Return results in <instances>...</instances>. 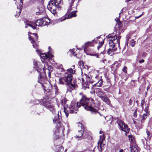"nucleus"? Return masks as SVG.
<instances>
[{
	"mask_svg": "<svg viewBox=\"0 0 152 152\" xmlns=\"http://www.w3.org/2000/svg\"><path fill=\"white\" fill-rule=\"evenodd\" d=\"M131 1V0H126L125 1V2H128L129 1Z\"/></svg>",
	"mask_w": 152,
	"mask_h": 152,
	"instance_id": "obj_54",
	"label": "nucleus"
},
{
	"mask_svg": "<svg viewBox=\"0 0 152 152\" xmlns=\"http://www.w3.org/2000/svg\"><path fill=\"white\" fill-rule=\"evenodd\" d=\"M102 132H103V131H101H101H100V132H99V133H100V134H102Z\"/></svg>",
	"mask_w": 152,
	"mask_h": 152,
	"instance_id": "obj_57",
	"label": "nucleus"
},
{
	"mask_svg": "<svg viewBox=\"0 0 152 152\" xmlns=\"http://www.w3.org/2000/svg\"><path fill=\"white\" fill-rule=\"evenodd\" d=\"M145 103V101L144 100H142L141 101V106L142 107V108H143V105Z\"/></svg>",
	"mask_w": 152,
	"mask_h": 152,
	"instance_id": "obj_39",
	"label": "nucleus"
},
{
	"mask_svg": "<svg viewBox=\"0 0 152 152\" xmlns=\"http://www.w3.org/2000/svg\"><path fill=\"white\" fill-rule=\"evenodd\" d=\"M116 48H109L107 51L108 54L110 55H112L113 54V52L115 51Z\"/></svg>",
	"mask_w": 152,
	"mask_h": 152,
	"instance_id": "obj_24",
	"label": "nucleus"
},
{
	"mask_svg": "<svg viewBox=\"0 0 152 152\" xmlns=\"http://www.w3.org/2000/svg\"><path fill=\"white\" fill-rule=\"evenodd\" d=\"M40 57L43 59H46L48 58H51L53 57V56L52 54L48 53V55L45 53H40Z\"/></svg>",
	"mask_w": 152,
	"mask_h": 152,
	"instance_id": "obj_15",
	"label": "nucleus"
},
{
	"mask_svg": "<svg viewBox=\"0 0 152 152\" xmlns=\"http://www.w3.org/2000/svg\"><path fill=\"white\" fill-rule=\"evenodd\" d=\"M104 102H105L108 104H110L109 99L107 98L106 95L100 98Z\"/></svg>",
	"mask_w": 152,
	"mask_h": 152,
	"instance_id": "obj_23",
	"label": "nucleus"
},
{
	"mask_svg": "<svg viewBox=\"0 0 152 152\" xmlns=\"http://www.w3.org/2000/svg\"><path fill=\"white\" fill-rule=\"evenodd\" d=\"M84 81V79H83V78H82V82H83Z\"/></svg>",
	"mask_w": 152,
	"mask_h": 152,
	"instance_id": "obj_60",
	"label": "nucleus"
},
{
	"mask_svg": "<svg viewBox=\"0 0 152 152\" xmlns=\"http://www.w3.org/2000/svg\"><path fill=\"white\" fill-rule=\"evenodd\" d=\"M70 132L69 131V130H68L67 131V134L68 133H69Z\"/></svg>",
	"mask_w": 152,
	"mask_h": 152,
	"instance_id": "obj_56",
	"label": "nucleus"
},
{
	"mask_svg": "<svg viewBox=\"0 0 152 152\" xmlns=\"http://www.w3.org/2000/svg\"><path fill=\"white\" fill-rule=\"evenodd\" d=\"M139 63H143L144 62V60L143 59H142L141 60H140L139 61Z\"/></svg>",
	"mask_w": 152,
	"mask_h": 152,
	"instance_id": "obj_48",
	"label": "nucleus"
},
{
	"mask_svg": "<svg viewBox=\"0 0 152 152\" xmlns=\"http://www.w3.org/2000/svg\"><path fill=\"white\" fill-rule=\"evenodd\" d=\"M31 34V32H28V35H29V34Z\"/></svg>",
	"mask_w": 152,
	"mask_h": 152,
	"instance_id": "obj_62",
	"label": "nucleus"
},
{
	"mask_svg": "<svg viewBox=\"0 0 152 152\" xmlns=\"http://www.w3.org/2000/svg\"><path fill=\"white\" fill-rule=\"evenodd\" d=\"M146 134H147V135H148V137H149V136H150L151 135V133H150V132L148 130H147L146 131Z\"/></svg>",
	"mask_w": 152,
	"mask_h": 152,
	"instance_id": "obj_42",
	"label": "nucleus"
},
{
	"mask_svg": "<svg viewBox=\"0 0 152 152\" xmlns=\"http://www.w3.org/2000/svg\"><path fill=\"white\" fill-rule=\"evenodd\" d=\"M92 84H91V83H90L86 82H85V83L83 84L82 88L84 90L87 88H89L90 87H92Z\"/></svg>",
	"mask_w": 152,
	"mask_h": 152,
	"instance_id": "obj_19",
	"label": "nucleus"
},
{
	"mask_svg": "<svg viewBox=\"0 0 152 152\" xmlns=\"http://www.w3.org/2000/svg\"><path fill=\"white\" fill-rule=\"evenodd\" d=\"M32 35L33 36H29V39L31 43L33 44V47L35 48H37L38 47L37 44L38 35L36 33L32 34Z\"/></svg>",
	"mask_w": 152,
	"mask_h": 152,
	"instance_id": "obj_7",
	"label": "nucleus"
},
{
	"mask_svg": "<svg viewBox=\"0 0 152 152\" xmlns=\"http://www.w3.org/2000/svg\"><path fill=\"white\" fill-rule=\"evenodd\" d=\"M96 93L100 98L106 95L105 93L102 90L100 89H98L96 91Z\"/></svg>",
	"mask_w": 152,
	"mask_h": 152,
	"instance_id": "obj_17",
	"label": "nucleus"
},
{
	"mask_svg": "<svg viewBox=\"0 0 152 152\" xmlns=\"http://www.w3.org/2000/svg\"><path fill=\"white\" fill-rule=\"evenodd\" d=\"M56 152H63L64 149L61 146L59 145H56L55 147Z\"/></svg>",
	"mask_w": 152,
	"mask_h": 152,
	"instance_id": "obj_22",
	"label": "nucleus"
},
{
	"mask_svg": "<svg viewBox=\"0 0 152 152\" xmlns=\"http://www.w3.org/2000/svg\"><path fill=\"white\" fill-rule=\"evenodd\" d=\"M126 43H127V42H128V41L129 40V39L130 38V35H127V36H126Z\"/></svg>",
	"mask_w": 152,
	"mask_h": 152,
	"instance_id": "obj_37",
	"label": "nucleus"
},
{
	"mask_svg": "<svg viewBox=\"0 0 152 152\" xmlns=\"http://www.w3.org/2000/svg\"><path fill=\"white\" fill-rule=\"evenodd\" d=\"M77 49H78L79 50H81V48H78Z\"/></svg>",
	"mask_w": 152,
	"mask_h": 152,
	"instance_id": "obj_59",
	"label": "nucleus"
},
{
	"mask_svg": "<svg viewBox=\"0 0 152 152\" xmlns=\"http://www.w3.org/2000/svg\"><path fill=\"white\" fill-rule=\"evenodd\" d=\"M142 15H143V14H142L140 16H138L137 17H136V18H139L140 17L142 16Z\"/></svg>",
	"mask_w": 152,
	"mask_h": 152,
	"instance_id": "obj_52",
	"label": "nucleus"
},
{
	"mask_svg": "<svg viewBox=\"0 0 152 152\" xmlns=\"http://www.w3.org/2000/svg\"><path fill=\"white\" fill-rule=\"evenodd\" d=\"M145 53H143V55H145Z\"/></svg>",
	"mask_w": 152,
	"mask_h": 152,
	"instance_id": "obj_63",
	"label": "nucleus"
},
{
	"mask_svg": "<svg viewBox=\"0 0 152 152\" xmlns=\"http://www.w3.org/2000/svg\"><path fill=\"white\" fill-rule=\"evenodd\" d=\"M115 20L116 22L117 23H118V24H120V23L119 21V19L118 18H116L115 19Z\"/></svg>",
	"mask_w": 152,
	"mask_h": 152,
	"instance_id": "obj_40",
	"label": "nucleus"
},
{
	"mask_svg": "<svg viewBox=\"0 0 152 152\" xmlns=\"http://www.w3.org/2000/svg\"><path fill=\"white\" fill-rule=\"evenodd\" d=\"M119 152H124V151L123 149H120L119 150Z\"/></svg>",
	"mask_w": 152,
	"mask_h": 152,
	"instance_id": "obj_50",
	"label": "nucleus"
},
{
	"mask_svg": "<svg viewBox=\"0 0 152 152\" xmlns=\"http://www.w3.org/2000/svg\"><path fill=\"white\" fill-rule=\"evenodd\" d=\"M147 118V115L144 114L143 115L142 119L141 121V123H142L144 122V121Z\"/></svg>",
	"mask_w": 152,
	"mask_h": 152,
	"instance_id": "obj_28",
	"label": "nucleus"
},
{
	"mask_svg": "<svg viewBox=\"0 0 152 152\" xmlns=\"http://www.w3.org/2000/svg\"><path fill=\"white\" fill-rule=\"evenodd\" d=\"M60 118V114L59 111L58 112L57 116H55L54 118L53 119L54 123L57 124L56 126V130L54 133V134L56 137H54L55 139H57L59 136H61V137H63L64 136V127L63 125H61L59 119Z\"/></svg>",
	"mask_w": 152,
	"mask_h": 152,
	"instance_id": "obj_4",
	"label": "nucleus"
},
{
	"mask_svg": "<svg viewBox=\"0 0 152 152\" xmlns=\"http://www.w3.org/2000/svg\"><path fill=\"white\" fill-rule=\"evenodd\" d=\"M55 4L56 6V10H60L62 9L63 5V0H55Z\"/></svg>",
	"mask_w": 152,
	"mask_h": 152,
	"instance_id": "obj_12",
	"label": "nucleus"
},
{
	"mask_svg": "<svg viewBox=\"0 0 152 152\" xmlns=\"http://www.w3.org/2000/svg\"><path fill=\"white\" fill-rule=\"evenodd\" d=\"M91 56H95L97 58H98V55L97 54H91Z\"/></svg>",
	"mask_w": 152,
	"mask_h": 152,
	"instance_id": "obj_45",
	"label": "nucleus"
},
{
	"mask_svg": "<svg viewBox=\"0 0 152 152\" xmlns=\"http://www.w3.org/2000/svg\"><path fill=\"white\" fill-rule=\"evenodd\" d=\"M72 67L73 68V69H74V67H75V66H74V65L73 66H72Z\"/></svg>",
	"mask_w": 152,
	"mask_h": 152,
	"instance_id": "obj_61",
	"label": "nucleus"
},
{
	"mask_svg": "<svg viewBox=\"0 0 152 152\" xmlns=\"http://www.w3.org/2000/svg\"><path fill=\"white\" fill-rule=\"evenodd\" d=\"M67 72L69 73H71V74H74L75 72V71L73 70L72 68H70L69 69H68L67 70Z\"/></svg>",
	"mask_w": 152,
	"mask_h": 152,
	"instance_id": "obj_29",
	"label": "nucleus"
},
{
	"mask_svg": "<svg viewBox=\"0 0 152 152\" xmlns=\"http://www.w3.org/2000/svg\"><path fill=\"white\" fill-rule=\"evenodd\" d=\"M23 0H20V3L23 4Z\"/></svg>",
	"mask_w": 152,
	"mask_h": 152,
	"instance_id": "obj_55",
	"label": "nucleus"
},
{
	"mask_svg": "<svg viewBox=\"0 0 152 152\" xmlns=\"http://www.w3.org/2000/svg\"><path fill=\"white\" fill-rule=\"evenodd\" d=\"M70 51H71L72 52H73V55L74 56H76V53H75V49H71L70 50H69Z\"/></svg>",
	"mask_w": 152,
	"mask_h": 152,
	"instance_id": "obj_38",
	"label": "nucleus"
},
{
	"mask_svg": "<svg viewBox=\"0 0 152 152\" xmlns=\"http://www.w3.org/2000/svg\"><path fill=\"white\" fill-rule=\"evenodd\" d=\"M131 152H138L137 148L133 146H132L131 147Z\"/></svg>",
	"mask_w": 152,
	"mask_h": 152,
	"instance_id": "obj_27",
	"label": "nucleus"
},
{
	"mask_svg": "<svg viewBox=\"0 0 152 152\" xmlns=\"http://www.w3.org/2000/svg\"><path fill=\"white\" fill-rule=\"evenodd\" d=\"M42 86L43 87V89L45 90H46V87L44 85H42Z\"/></svg>",
	"mask_w": 152,
	"mask_h": 152,
	"instance_id": "obj_49",
	"label": "nucleus"
},
{
	"mask_svg": "<svg viewBox=\"0 0 152 152\" xmlns=\"http://www.w3.org/2000/svg\"><path fill=\"white\" fill-rule=\"evenodd\" d=\"M133 102V101L131 99H130L129 101V105H132Z\"/></svg>",
	"mask_w": 152,
	"mask_h": 152,
	"instance_id": "obj_43",
	"label": "nucleus"
},
{
	"mask_svg": "<svg viewBox=\"0 0 152 152\" xmlns=\"http://www.w3.org/2000/svg\"><path fill=\"white\" fill-rule=\"evenodd\" d=\"M121 37L120 36H118V37L117 36V42L118 43V46L119 47L120 45V39L121 38Z\"/></svg>",
	"mask_w": 152,
	"mask_h": 152,
	"instance_id": "obj_32",
	"label": "nucleus"
},
{
	"mask_svg": "<svg viewBox=\"0 0 152 152\" xmlns=\"http://www.w3.org/2000/svg\"><path fill=\"white\" fill-rule=\"evenodd\" d=\"M104 137L103 136L102 138H101V136H100V140L98 142V147H100V149L101 151L102 149V147L104 146V144L103 143L102 141L104 139Z\"/></svg>",
	"mask_w": 152,
	"mask_h": 152,
	"instance_id": "obj_18",
	"label": "nucleus"
},
{
	"mask_svg": "<svg viewBox=\"0 0 152 152\" xmlns=\"http://www.w3.org/2000/svg\"><path fill=\"white\" fill-rule=\"evenodd\" d=\"M107 37L109 39L110 42H113L114 41L116 40L117 36L114 35L113 34H111L108 35Z\"/></svg>",
	"mask_w": 152,
	"mask_h": 152,
	"instance_id": "obj_16",
	"label": "nucleus"
},
{
	"mask_svg": "<svg viewBox=\"0 0 152 152\" xmlns=\"http://www.w3.org/2000/svg\"><path fill=\"white\" fill-rule=\"evenodd\" d=\"M45 10L43 8V9L42 11H40L39 10V12H37L36 14L37 15H41L42 13H45Z\"/></svg>",
	"mask_w": 152,
	"mask_h": 152,
	"instance_id": "obj_33",
	"label": "nucleus"
},
{
	"mask_svg": "<svg viewBox=\"0 0 152 152\" xmlns=\"http://www.w3.org/2000/svg\"><path fill=\"white\" fill-rule=\"evenodd\" d=\"M76 11H72L70 14L68 16V18H63L60 19V21H62L65 20L66 19H69L71 18L72 17H75L77 15L76 14Z\"/></svg>",
	"mask_w": 152,
	"mask_h": 152,
	"instance_id": "obj_14",
	"label": "nucleus"
},
{
	"mask_svg": "<svg viewBox=\"0 0 152 152\" xmlns=\"http://www.w3.org/2000/svg\"><path fill=\"white\" fill-rule=\"evenodd\" d=\"M101 38L100 37H98L97 38V41L96 40V42H95L96 43H97L98 42H99V45L97 47V49L99 50V49L103 45L104 43V39H102V40L101 42H100V39H101Z\"/></svg>",
	"mask_w": 152,
	"mask_h": 152,
	"instance_id": "obj_21",
	"label": "nucleus"
},
{
	"mask_svg": "<svg viewBox=\"0 0 152 152\" xmlns=\"http://www.w3.org/2000/svg\"><path fill=\"white\" fill-rule=\"evenodd\" d=\"M47 8L52 14L55 15L57 13L56 6L54 0H51L49 2Z\"/></svg>",
	"mask_w": 152,
	"mask_h": 152,
	"instance_id": "obj_6",
	"label": "nucleus"
},
{
	"mask_svg": "<svg viewBox=\"0 0 152 152\" xmlns=\"http://www.w3.org/2000/svg\"><path fill=\"white\" fill-rule=\"evenodd\" d=\"M43 105L47 108L48 109L50 110L52 112L53 114L55 113L56 110L54 108V107L53 106L50 102L49 101H43Z\"/></svg>",
	"mask_w": 152,
	"mask_h": 152,
	"instance_id": "obj_8",
	"label": "nucleus"
},
{
	"mask_svg": "<svg viewBox=\"0 0 152 152\" xmlns=\"http://www.w3.org/2000/svg\"><path fill=\"white\" fill-rule=\"evenodd\" d=\"M148 110V107H147L145 108V111H146L147 112Z\"/></svg>",
	"mask_w": 152,
	"mask_h": 152,
	"instance_id": "obj_51",
	"label": "nucleus"
},
{
	"mask_svg": "<svg viewBox=\"0 0 152 152\" xmlns=\"http://www.w3.org/2000/svg\"><path fill=\"white\" fill-rule=\"evenodd\" d=\"M127 67L125 66H124L123 69L122 70L124 72L126 73L127 72Z\"/></svg>",
	"mask_w": 152,
	"mask_h": 152,
	"instance_id": "obj_36",
	"label": "nucleus"
},
{
	"mask_svg": "<svg viewBox=\"0 0 152 152\" xmlns=\"http://www.w3.org/2000/svg\"><path fill=\"white\" fill-rule=\"evenodd\" d=\"M74 2V0H71V3L70 4L69 8L68 9L69 11H70L72 10V7Z\"/></svg>",
	"mask_w": 152,
	"mask_h": 152,
	"instance_id": "obj_30",
	"label": "nucleus"
},
{
	"mask_svg": "<svg viewBox=\"0 0 152 152\" xmlns=\"http://www.w3.org/2000/svg\"><path fill=\"white\" fill-rule=\"evenodd\" d=\"M123 12V10H122L121 11V12H120L119 13V17H120V14L121 13H122Z\"/></svg>",
	"mask_w": 152,
	"mask_h": 152,
	"instance_id": "obj_53",
	"label": "nucleus"
},
{
	"mask_svg": "<svg viewBox=\"0 0 152 152\" xmlns=\"http://www.w3.org/2000/svg\"><path fill=\"white\" fill-rule=\"evenodd\" d=\"M94 42H96V39H94L91 42H88L85 43V47L84 48V50H85L86 48L88 46H93V43Z\"/></svg>",
	"mask_w": 152,
	"mask_h": 152,
	"instance_id": "obj_20",
	"label": "nucleus"
},
{
	"mask_svg": "<svg viewBox=\"0 0 152 152\" xmlns=\"http://www.w3.org/2000/svg\"><path fill=\"white\" fill-rule=\"evenodd\" d=\"M135 41H134V40H132L131 41H130V45L132 46V47H133L134 46V45H135Z\"/></svg>",
	"mask_w": 152,
	"mask_h": 152,
	"instance_id": "obj_34",
	"label": "nucleus"
},
{
	"mask_svg": "<svg viewBox=\"0 0 152 152\" xmlns=\"http://www.w3.org/2000/svg\"><path fill=\"white\" fill-rule=\"evenodd\" d=\"M21 9H20L19 10V12H18V15H15V16L16 17H17L18 16L20 15V13H21Z\"/></svg>",
	"mask_w": 152,
	"mask_h": 152,
	"instance_id": "obj_44",
	"label": "nucleus"
},
{
	"mask_svg": "<svg viewBox=\"0 0 152 152\" xmlns=\"http://www.w3.org/2000/svg\"><path fill=\"white\" fill-rule=\"evenodd\" d=\"M57 65V67L58 69H63V66L62 64H58Z\"/></svg>",
	"mask_w": 152,
	"mask_h": 152,
	"instance_id": "obj_35",
	"label": "nucleus"
},
{
	"mask_svg": "<svg viewBox=\"0 0 152 152\" xmlns=\"http://www.w3.org/2000/svg\"><path fill=\"white\" fill-rule=\"evenodd\" d=\"M59 80V83L60 84H64L65 82V80L64 77L60 78Z\"/></svg>",
	"mask_w": 152,
	"mask_h": 152,
	"instance_id": "obj_25",
	"label": "nucleus"
},
{
	"mask_svg": "<svg viewBox=\"0 0 152 152\" xmlns=\"http://www.w3.org/2000/svg\"><path fill=\"white\" fill-rule=\"evenodd\" d=\"M117 65H115V64H113L112 66V69H113V68H115V69H114V70H116V68L117 67Z\"/></svg>",
	"mask_w": 152,
	"mask_h": 152,
	"instance_id": "obj_41",
	"label": "nucleus"
},
{
	"mask_svg": "<svg viewBox=\"0 0 152 152\" xmlns=\"http://www.w3.org/2000/svg\"><path fill=\"white\" fill-rule=\"evenodd\" d=\"M64 78L65 81V84L68 91L71 92L77 87L76 80L72 79V75L71 73L66 72L64 74Z\"/></svg>",
	"mask_w": 152,
	"mask_h": 152,
	"instance_id": "obj_3",
	"label": "nucleus"
},
{
	"mask_svg": "<svg viewBox=\"0 0 152 152\" xmlns=\"http://www.w3.org/2000/svg\"><path fill=\"white\" fill-rule=\"evenodd\" d=\"M145 53H143V55H145Z\"/></svg>",
	"mask_w": 152,
	"mask_h": 152,
	"instance_id": "obj_64",
	"label": "nucleus"
},
{
	"mask_svg": "<svg viewBox=\"0 0 152 152\" xmlns=\"http://www.w3.org/2000/svg\"><path fill=\"white\" fill-rule=\"evenodd\" d=\"M54 89L55 90V94L56 95H58V88L57 86L56 85L54 86Z\"/></svg>",
	"mask_w": 152,
	"mask_h": 152,
	"instance_id": "obj_31",
	"label": "nucleus"
},
{
	"mask_svg": "<svg viewBox=\"0 0 152 152\" xmlns=\"http://www.w3.org/2000/svg\"><path fill=\"white\" fill-rule=\"evenodd\" d=\"M98 77V75H96L95 76V79L97 80L96 81H95L94 83H93L92 85V86L94 87H95L96 88L97 87L101 86L103 82V80L101 79H100V80L97 82L98 80L97 79Z\"/></svg>",
	"mask_w": 152,
	"mask_h": 152,
	"instance_id": "obj_11",
	"label": "nucleus"
},
{
	"mask_svg": "<svg viewBox=\"0 0 152 152\" xmlns=\"http://www.w3.org/2000/svg\"><path fill=\"white\" fill-rule=\"evenodd\" d=\"M80 94L82 95V97L80 102L77 103V105L73 103H72L67 109L64 107V112L67 118L69 115V111L70 113H76L78 111V108L81 106H83L86 110L91 111L93 114H99L100 115L97 110L94 108L96 104L95 101L92 98H87L82 93H80Z\"/></svg>",
	"mask_w": 152,
	"mask_h": 152,
	"instance_id": "obj_1",
	"label": "nucleus"
},
{
	"mask_svg": "<svg viewBox=\"0 0 152 152\" xmlns=\"http://www.w3.org/2000/svg\"><path fill=\"white\" fill-rule=\"evenodd\" d=\"M36 51H37V52H39V50H36Z\"/></svg>",
	"mask_w": 152,
	"mask_h": 152,
	"instance_id": "obj_58",
	"label": "nucleus"
},
{
	"mask_svg": "<svg viewBox=\"0 0 152 152\" xmlns=\"http://www.w3.org/2000/svg\"><path fill=\"white\" fill-rule=\"evenodd\" d=\"M85 76L86 77V82H89L93 84L94 83L95 81H93V80L92 79L91 75L89 74H85Z\"/></svg>",
	"mask_w": 152,
	"mask_h": 152,
	"instance_id": "obj_13",
	"label": "nucleus"
},
{
	"mask_svg": "<svg viewBox=\"0 0 152 152\" xmlns=\"http://www.w3.org/2000/svg\"><path fill=\"white\" fill-rule=\"evenodd\" d=\"M40 63L37 62L36 60H34L33 61L34 68L39 73V76L41 77V71L42 69H43L44 73L45 75L48 74L49 77H51V73L53 70V67L50 65H49L47 63H45L44 64V67L42 68L39 65Z\"/></svg>",
	"mask_w": 152,
	"mask_h": 152,
	"instance_id": "obj_2",
	"label": "nucleus"
},
{
	"mask_svg": "<svg viewBox=\"0 0 152 152\" xmlns=\"http://www.w3.org/2000/svg\"><path fill=\"white\" fill-rule=\"evenodd\" d=\"M110 48H115V44L113 42H109V43Z\"/></svg>",
	"mask_w": 152,
	"mask_h": 152,
	"instance_id": "obj_26",
	"label": "nucleus"
},
{
	"mask_svg": "<svg viewBox=\"0 0 152 152\" xmlns=\"http://www.w3.org/2000/svg\"><path fill=\"white\" fill-rule=\"evenodd\" d=\"M48 49L49 50V51L48 52V53H49V54H51L50 53V52L51 51V47L50 46H49L48 47Z\"/></svg>",
	"mask_w": 152,
	"mask_h": 152,
	"instance_id": "obj_46",
	"label": "nucleus"
},
{
	"mask_svg": "<svg viewBox=\"0 0 152 152\" xmlns=\"http://www.w3.org/2000/svg\"><path fill=\"white\" fill-rule=\"evenodd\" d=\"M47 23L43 19H40L37 20L35 23H31L28 21H26L25 22V24L26 25L25 28L27 27V26H30L33 29L35 28V27L38 26H44L47 24Z\"/></svg>",
	"mask_w": 152,
	"mask_h": 152,
	"instance_id": "obj_5",
	"label": "nucleus"
},
{
	"mask_svg": "<svg viewBox=\"0 0 152 152\" xmlns=\"http://www.w3.org/2000/svg\"><path fill=\"white\" fill-rule=\"evenodd\" d=\"M134 117H136L137 116V114L136 113V112L135 111L134 113Z\"/></svg>",
	"mask_w": 152,
	"mask_h": 152,
	"instance_id": "obj_47",
	"label": "nucleus"
},
{
	"mask_svg": "<svg viewBox=\"0 0 152 152\" xmlns=\"http://www.w3.org/2000/svg\"><path fill=\"white\" fill-rule=\"evenodd\" d=\"M81 127L82 128V130L80 131H78L77 134L76 135V136L78 138H80L83 135L84 138L87 137V133L85 131V129L83 128V126L81 124H80Z\"/></svg>",
	"mask_w": 152,
	"mask_h": 152,
	"instance_id": "obj_10",
	"label": "nucleus"
},
{
	"mask_svg": "<svg viewBox=\"0 0 152 152\" xmlns=\"http://www.w3.org/2000/svg\"><path fill=\"white\" fill-rule=\"evenodd\" d=\"M118 124L119 126L121 129L122 131L125 132L126 133H128L130 131V129L129 128L128 126L124 123L122 121H119Z\"/></svg>",
	"mask_w": 152,
	"mask_h": 152,
	"instance_id": "obj_9",
	"label": "nucleus"
}]
</instances>
